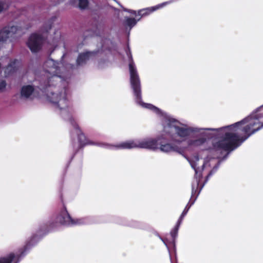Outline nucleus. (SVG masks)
<instances>
[{"mask_svg":"<svg viewBox=\"0 0 263 263\" xmlns=\"http://www.w3.org/2000/svg\"><path fill=\"white\" fill-rule=\"evenodd\" d=\"M262 127L263 123L259 121L258 117L251 115L240 121L219 129L204 128V135L193 133L199 137L189 140L188 144L192 147L199 146L205 142L206 138L211 137L206 132L207 130H219L222 136L220 140L213 143L211 151L217 154L221 153L222 151L231 152Z\"/></svg>","mask_w":263,"mask_h":263,"instance_id":"1","label":"nucleus"},{"mask_svg":"<svg viewBox=\"0 0 263 263\" xmlns=\"http://www.w3.org/2000/svg\"><path fill=\"white\" fill-rule=\"evenodd\" d=\"M54 82L46 83L45 81L40 84L41 89H47L46 99L55 109L61 111L65 119L69 120L76 130L77 134L80 130L73 118L72 110L69 109V103L66 98V89L65 87L56 86Z\"/></svg>","mask_w":263,"mask_h":263,"instance_id":"2","label":"nucleus"},{"mask_svg":"<svg viewBox=\"0 0 263 263\" xmlns=\"http://www.w3.org/2000/svg\"><path fill=\"white\" fill-rule=\"evenodd\" d=\"M163 123L164 131L172 137L174 134L181 138H184L193 133H199L201 135H204V129L183 124L167 115L164 116Z\"/></svg>","mask_w":263,"mask_h":263,"instance_id":"3","label":"nucleus"},{"mask_svg":"<svg viewBox=\"0 0 263 263\" xmlns=\"http://www.w3.org/2000/svg\"><path fill=\"white\" fill-rule=\"evenodd\" d=\"M127 54L130 59V61L129 63L130 83L136 98V102L143 107L149 109L157 114H162L163 116L161 110L158 108L154 106L152 104H146L142 102L140 78L135 64L133 61L131 53L129 52V53H127Z\"/></svg>","mask_w":263,"mask_h":263,"instance_id":"4","label":"nucleus"},{"mask_svg":"<svg viewBox=\"0 0 263 263\" xmlns=\"http://www.w3.org/2000/svg\"><path fill=\"white\" fill-rule=\"evenodd\" d=\"M63 63L58 62L52 59L47 60L43 65V70L39 73L37 78L40 83L62 82L63 78L61 73Z\"/></svg>","mask_w":263,"mask_h":263,"instance_id":"5","label":"nucleus"},{"mask_svg":"<svg viewBox=\"0 0 263 263\" xmlns=\"http://www.w3.org/2000/svg\"><path fill=\"white\" fill-rule=\"evenodd\" d=\"M158 140L153 138H146L123 142L114 147L120 149H129L134 148L156 149L158 148Z\"/></svg>","mask_w":263,"mask_h":263,"instance_id":"6","label":"nucleus"},{"mask_svg":"<svg viewBox=\"0 0 263 263\" xmlns=\"http://www.w3.org/2000/svg\"><path fill=\"white\" fill-rule=\"evenodd\" d=\"M18 61L16 60H12L8 57H3L0 59V67L7 64L5 68L4 73L6 77H8L16 70Z\"/></svg>","mask_w":263,"mask_h":263,"instance_id":"7","label":"nucleus"},{"mask_svg":"<svg viewBox=\"0 0 263 263\" xmlns=\"http://www.w3.org/2000/svg\"><path fill=\"white\" fill-rule=\"evenodd\" d=\"M187 160L190 162L192 168H193L195 171V176L194 178L195 184H192V193H193L194 191H195V189L197 187L199 184L200 178L201 177L200 173H198L200 171L199 166H198L199 159L197 156H195L191 159H187Z\"/></svg>","mask_w":263,"mask_h":263,"instance_id":"8","label":"nucleus"},{"mask_svg":"<svg viewBox=\"0 0 263 263\" xmlns=\"http://www.w3.org/2000/svg\"><path fill=\"white\" fill-rule=\"evenodd\" d=\"M43 37L37 34H32L29 37L27 44L32 52L37 51L41 48Z\"/></svg>","mask_w":263,"mask_h":263,"instance_id":"9","label":"nucleus"},{"mask_svg":"<svg viewBox=\"0 0 263 263\" xmlns=\"http://www.w3.org/2000/svg\"><path fill=\"white\" fill-rule=\"evenodd\" d=\"M17 30L15 26H7L0 30V42H5L11 37Z\"/></svg>","mask_w":263,"mask_h":263,"instance_id":"10","label":"nucleus"},{"mask_svg":"<svg viewBox=\"0 0 263 263\" xmlns=\"http://www.w3.org/2000/svg\"><path fill=\"white\" fill-rule=\"evenodd\" d=\"M72 218L66 209L62 210L56 218V222L61 224L71 226Z\"/></svg>","mask_w":263,"mask_h":263,"instance_id":"11","label":"nucleus"},{"mask_svg":"<svg viewBox=\"0 0 263 263\" xmlns=\"http://www.w3.org/2000/svg\"><path fill=\"white\" fill-rule=\"evenodd\" d=\"M94 52H85L79 54L77 60V65L82 66L85 64L86 62L95 57Z\"/></svg>","mask_w":263,"mask_h":263,"instance_id":"12","label":"nucleus"},{"mask_svg":"<svg viewBox=\"0 0 263 263\" xmlns=\"http://www.w3.org/2000/svg\"><path fill=\"white\" fill-rule=\"evenodd\" d=\"M21 96L25 98L35 97V91L34 86L31 85L23 86L21 89Z\"/></svg>","mask_w":263,"mask_h":263,"instance_id":"13","label":"nucleus"},{"mask_svg":"<svg viewBox=\"0 0 263 263\" xmlns=\"http://www.w3.org/2000/svg\"><path fill=\"white\" fill-rule=\"evenodd\" d=\"M172 1L164 2L154 7H152L150 8H147L145 9H142L139 11L138 15L141 16L147 15L152 12H154V11L157 9L162 8L163 7L166 6L167 4H170L171 3H172Z\"/></svg>","mask_w":263,"mask_h":263,"instance_id":"14","label":"nucleus"},{"mask_svg":"<svg viewBox=\"0 0 263 263\" xmlns=\"http://www.w3.org/2000/svg\"><path fill=\"white\" fill-rule=\"evenodd\" d=\"M20 255L18 254L11 253L0 258V263H11L20 261Z\"/></svg>","mask_w":263,"mask_h":263,"instance_id":"15","label":"nucleus"},{"mask_svg":"<svg viewBox=\"0 0 263 263\" xmlns=\"http://www.w3.org/2000/svg\"><path fill=\"white\" fill-rule=\"evenodd\" d=\"M212 164L216 166L214 167L209 176L211 175L212 173L216 171L217 168L219 164V162H217V161L213 158H209V157H207L204 159V163L201 166V170H203L204 168L211 166Z\"/></svg>","mask_w":263,"mask_h":263,"instance_id":"16","label":"nucleus"},{"mask_svg":"<svg viewBox=\"0 0 263 263\" xmlns=\"http://www.w3.org/2000/svg\"><path fill=\"white\" fill-rule=\"evenodd\" d=\"M160 151L164 153H171L173 152H176L179 153H181L180 149L177 146H174L171 144H161L160 147Z\"/></svg>","mask_w":263,"mask_h":263,"instance_id":"17","label":"nucleus"},{"mask_svg":"<svg viewBox=\"0 0 263 263\" xmlns=\"http://www.w3.org/2000/svg\"><path fill=\"white\" fill-rule=\"evenodd\" d=\"M88 223V218L87 217H82L79 218H72L71 226L84 224Z\"/></svg>","mask_w":263,"mask_h":263,"instance_id":"18","label":"nucleus"},{"mask_svg":"<svg viewBox=\"0 0 263 263\" xmlns=\"http://www.w3.org/2000/svg\"><path fill=\"white\" fill-rule=\"evenodd\" d=\"M180 224V221H178L176 226L173 229V230H172V231L171 232V235L173 238V240H172V243L173 245H174V243H175V238L177 236L178 229H179Z\"/></svg>","mask_w":263,"mask_h":263,"instance_id":"19","label":"nucleus"},{"mask_svg":"<svg viewBox=\"0 0 263 263\" xmlns=\"http://www.w3.org/2000/svg\"><path fill=\"white\" fill-rule=\"evenodd\" d=\"M125 19V25L130 28L136 25L137 23V21L135 18L126 17Z\"/></svg>","mask_w":263,"mask_h":263,"instance_id":"20","label":"nucleus"},{"mask_svg":"<svg viewBox=\"0 0 263 263\" xmlns=\"http://www.w3.org/2000/svg\"><path fill=\"white\" fill-rule=\"evenodd\" d=\"M79 6L81 9H86L88 6V0H79Z\"/></svg>","mask_w":263,"mask_h":263,"instance_id":"21","label":"nucleus"},{"mask_svg":"<svg viewBox=\"0 0 263 263\" xmlns=\"http://www.w3.org/2000/svg\"><path fill=\"white\" fill-rule=\"evenodd\" d=\"M191 205H189V204H187V205L185 206L184 210H183L182 214L181 215L178 221H180V223L181 222V221L182 220L183 217L185 216V215L187 214Z\"/></svg>","mask_w":263,"mask_h":263,"instance_id":"22","label":"nucleus"},{"mask_svg":"<svg viewBox=\"0 0 263 263\" xmlns=\"http://www.w3.org/2000/svg\"><path fill=\"white\" fill-rule=\"evenodd\" d=\"M6 86V83L5 81H2L0 82V92L3 91Z\"/></svg>","mask_w":263,"mask_h":263,"instance_id":"23","label":"nucleus"},{"mask_svg":"<svg viewBox=\"0 0 263 263\" xmlns=\"http://www.w3.org/2000/svg\"><path fill=\"white\" fill-rule=\"evenodd\" d=\"M8 6L6 4L0 2V13L6 9Z\"/></svg>","mask_w":263,"mask_h":263,"instance_id":"24","label":"nucleus"},{"mask_svg":"<svg viewBox=\"0 0 263 263\" xmlns=\"http://www.w3.org/2000/svg\"><path fill=\"white\" fill-rule=\"evenodd\" d=\"M124 10L125 11H128V12H130V13H132V14H136V12L135 11L131 10H127L126 9H124Z\"/></svg>","mask_w":263,"mask_h":263,"instance_id":"25","label":"nucleus"},{"mask_svg":"<svg viewBox=\"0 0 263 263\" xmlns=\"http://www.w3.org/2000/svg\"><path fill=\"white\" fill-rule=\"evenodd\" d=\"M162 241H163V242L164 243V244L166 245V246L168 248V243L166 241V240H162Z\"/></svg>","mask_w":263,"mask_h":263,"instance_id":"26","label":"nucleus"}]
</instances>
